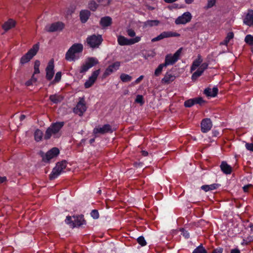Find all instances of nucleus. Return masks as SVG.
Returning a JSON list of instances; mask_svg holds the SVG:
<instances>
[{
  "label": "nucleus",
  "mask_w": 253,
  "mask_h": 253,
  "mask_svg": "<svg viewBox=\"0 0 253 253\" xmlns=\"http://www.w3.org/2000/svg\"><path fill=\"white\" fill-rule=\"evenodd\" d=\"M83 45L82 43H74L68 50L65 54V59L68 61H75L79 58L78 54L82 52Z\"/></svg>",
  "instance_id": "nucleus-1"
},
{
  "label": "nucleus",
  "mask_w": 253,
  "mask_h": 253,
  "mask_svg": "<svg viewBox=\"0 0 253 253\" xmlns=\"http://www.w3.org/2000/svg\"><path fill=\"white\" fill-rule=\"evenodd\" d=\"M39 43L34 44L26 54L21 57L20 61V64L24 65L29 62L36 55L39 50Z\"/></svg>",
  "instance_id": "nucleus-2"
},
{
  "label": "nucleus",
  "mask_w": 253,
  "mask_h": 253,
  "mask_svg": "<svg viewBox=\"0 0 253 253\" xmlns=\"http://www.w3.org/2000/svg\"><path fill=\"white\" fill-rule=\"evenodd\" d=\"M64 123L63 122L53 123L46 129L44 138L45 139H49L52 134H55L59 132L63 126Z\"/></svg>",
  "instance_id": "nucleus-3"
},
{
  "label": "nucleus",
  "mask_w": 253,
  "mask_h": 253,
  "mask_svg": "<svg viewBox=\"0 0 253 253\" xmlns=\"http://www.w3.org/2000/svg\"><path fill=\"white\" fill-rule=\"evenodd\" d=\"M103 39L101 35L93 34L86 38L88 45L92 48H97L101 44Z\"/></svg>",
  "instance_id": "nucleus-4"
},
{
  "label": "nucleus",
  "mask_w": 253,
  "mask_h": 253,
  "mask_svg": "<svg viewBox=\"0 0 253 253\" xmlns=\"http://www.w3.org/2000/svg\"><path fill=\"white\" fill-rule=\"evenodd\" d=\"M67 166V162L66 161H62L58 163L56 166L53 169L51 173L49 175L50 179H54L57 178L66 168Z\"/></svg>",
  "instance_id": "nucleus-5"
},
{
  "label": "nucleus",
  "mask_w": 253,
  "mask_h": 253,
  "mask_svg": "<svg viewBox=\"0 0 253 253\" xmlns=\"http://www.w3.org/2000/svg\"><path fill=\"white\" fill-rule=\"evenodd\" d=\"M182 50V48H179L173 55L168 54L165 57V65L167 66L172 65L175 63L179 59Z\"/></svg>",
  "instance_id": "nucleus-6"
},
{
  "label": "nucleus",
  "mask_w": 253,
  "mask_h": 253,
  "mask_svg": "<svg viewBox=\"0 0 253 253\" xmlns=\"http://www.w3.org/2000/svg\"><path fill=\"white\" fill-rule=\"evenodd\" d=\"M141 40L140 37H136L133 39H128L124 36L119 35L117 37L118 44L120 45H128L133 44L139 42Z\"/></svg>",
  "instance_id": "nucleus-7"
},
{
  "label": "nucleus",
  "mask_w": 253,
  "mask_h": 253,
  "mask_svg": "<svg viewBox=\"0 0 253 253\" xmlns=\"http://www.w3.org/2000/svg\"><path fill=\"white\" fill-rule=\"evenodd\" d=\"M86 109L87 107L84 97H81L76 106L74 109V112L80 116H82L86 111Z\"/></svg>",
  "instance_id": "nucleus-8"
},
{
  "label": "nucleus",
  "mask_w": 253,
  "mask_h": 253,
  "mask_svg": "<svg viewBox=\"0 0 253 253\" xmlns=\"http://www.w3.org/2000/svg\"><path fill=\"white\" fill-rule=\"evenodd\" d=\"M98 60L94 57L88 58L85 63L83 64L80 68V73H84L88 70L90 68L98 64Z\"/></svg>",
  "instance_id": "nucleus-9"
},
{
  "label": "nucleus",
  "mask_w": 253,
  "mask_h": 253,
  "mask_svg": "<svg viewBox=\"0 0 253 253\" xmlns=\"http://www.w3.org/2000/svg\"><path fill=\"white\" fill-rule=\"evenodd\" d=\"M115 129L112 128V126L109 124H105L102 126H98L95 127L93 130V133L95 137L97 136V134H104L107 133H112Z\"/></svg>",
  "instance_id": "nucleus-10"
},
{
  "label": "nucleus",
  "mask_w": 253,
  "mask_h": 253,
  "mask_svg": "<svg viewBox=\"0 0 253 253\" xmlns=\"http://www.w3.org/2000/svg\"><path fill=\"white\" fill-rule=\"evenodd\" d=\"M59 154V150L56 147H53L48 151L44 155L42 153V161L44 162H48L52 158L57 156Z\"/></svg>",
  "instance_id": "nucleus-11"
},
{
  "label": "nucleus",
  "mask_w": 253,
  "mask_h": 253,
  "mask_svg": "<svg viewBox=\"0 0 253 253\" xmlns=\"http://www.w3.org/2000/svg\"><path fill=\"white\" fill-rule=\"evenodd\" d=\"M64 27V24L61 22H57L45 27L44 30L48 32H54L61 31Z\"/></svg>",
  "instance_id": "nucleus-12"
},
{
  "label": "nucleus",
  "mask_w": 253,
  "mask_h": 253,
  "mask_svg": "<svg viewBox=\"0 0 253 253\" xmlns=\"http://www.w3.org/2000/svg\"><path fill=\"white\" fill-rule=\"evenodd\" d=\"M192 17L190 12H184L182 15L178 16L175 19V23L176 25L185 24L191 21Z\"/></svg>",
  "instance_id": "nucleus-13"
},
{
  "label": "nucleus",
  "mask_w": 253,
  "mask_h": 253,
  "mask_svg": "<svg viewBox=\"0 0 253 253\" xmlns=\"http://www.w3.org/2000/svg\"><path fill=\"white\" fill-rule=\"evenodd\" d=\"M180 36V34L176 33L173 32L171 31H165L162 32L157 37L152 39L151 41L152 42H155L156 41H158L164 39L165 38H169V37H177Z\"/></svg>",
  "instance_id": "nucleus-14"
},
{
  "label": "nucleus",
  "mask_w": 253,
  "mask_h": 253,
  "mask_svg": "<svg viewBox=\"0 0 253 253\" xmlns=\"http://www.w3.org/2000/svg\"><path fill=\"white\" fill-rule=\"evenodd\" d=\"M100 69L96 70L93 72L91 75L89 77L88 79L84 84L85 88H88L94 84L100 73Z\"/></svg>",
  "instance_id": "nucleus-15"
},
{
  "label": "nucleus",
  "mask_w": 253,
  "mask_h": 253,
  "mask_svg": "<svg viewBox=\"0 0 253 253\" xmlns=\"http://www.w3.org/2000/svg\"><path fill=\"white\" fill-rule=\"evenodd\" d=\"M54 60L52 59L48 62V65L45 69L46 78L48 81H50L54 76Z\"/></svg>",
  "instance_id": "nucleus-16"
},
{
  "label": "nucleus",
  "mask_w": 253,
  "mask_h": 253,
  "mask_svg": "<svg viewBox=\"0 0 253 253\" xmlns=\"http://www.w3.org/2000/svg\"><path fill=\"white\" fill-rule=\"evenodd\" d=\"M212 126V124L210 119H204L201 123V131L206 133L211 129Z\"/></svg>",
  "instance_id": "nucleus-17"
},
{
  "label": "nucleus",
  "mask_w": 253,
  "mask_h": 253,
  "mask_svg": "<svg viewBox=\"0 0 253 253\" xmlns=\"http://www.w3.org/2000/svg\"><path fill=\"white\" fill-rule=\"evenodd\" d=\"M120 66V62L119 61L115 62L112 64L110 65L105 71L103 75V77L105 78L113 72L117 71L119 69Z\"/></svg>",
  "instance_id": "nucleus-18"
},
{
  "label": "nucleus",
  "mask_w": 253,
  "mask_h": 253,
  "mask_svg": "<svg viewBox=\"0 0 253 253\" xmlns=\"http://www.w3.org/2000/svg\"><path fill=\"white\" fill-rule=\"evenodd\" d=\"M74 219L73 228L80 227L83 225L86 224V221L84 218L83 215H74L72 217Z\"/></svg>",
  "instance_id": "nucleus-19"
},
{
  "label": "nucleus",
  "mask_w": 253,
  "mask_h": 253,
  "mask_svg": "<svg viewBox=\"0 0 253 253\" xmlns=\"http://www.w3.org/2000/svg\"><path fill=\"white\" fill-rule=\"evenodd\" d=\"M218 89L217 87L212 88H207L204 90V94L208 97H214L218 93Z\"/></svg>",
  "instance_id": "nucleus-20"
},
{
  "label": "nucleus",
  "mask_w": 253,
  "mask_h": 253,
  "mask_svg": "<svg viewBox=\"0 0 253 253\" xmlns=\"http://www.w3.org/2000/svg\"><path fill=\"white\" fill-rule=\"evenodd\" d=\"M244 23L249 26H251L253 25V10H249L244 19Z\"/></svg>",
  "instance_id": "nucleus-21"
},
{
  "label": "nucleus",
  "mask_w": 253,
  "mask_h": 253,
  "mask_svg": "<svg viewBox=\"0 0 253 253\" xmlns=\"http://www.w3.org/2000/svg\"><path fill=\"white\" fill-rule=\"evenodd\" d=\"M221 171L226 174H230L232 172V168L226 162L223 161L220 165Z\"/></svg>",
  "instance_id": "nucleus-22"
},
{
  "label": "nucleus",
  "mask_w": 253,
  "mask_h": 253,
  "mask_svg": "<svg viewBox=\"0 0 253 253\" xmlns=\"http://www.w3.org/2000/svg\"><path fill=\"white\" fill-rule=\"evenodd\" d=\"M90 15V12L88 10H82L80 13V18L83 23H85Z\"/></svg>",
  "instance_id": "nucleus-23"
},
{
  "label": "nucleus",
  "mask_w": 253,
  "mask_h": 253,
  "mask_svg": "<svg viewBox=\"0 0 253 253\" xmlns=\"http://www.w3.org/2000/svg\"><path fill=\"white\" fill-rule=\"evenodd\" d=\"M99 23L103 28H105L112 24V20L109 16H105L101 18Z\"/></svg>",
  "instance_id": "nucleus-24"
},
{
  "label": "nucleus",
  "mask_w": 253,
  "mask_h": 253,
  "mask_svg": "<svg viewBox=\"0 0 253 253\" xmlns=\"http://www.w3.org/2000/svg\"><path fill=\"white\" fill-rule=\"evenodd\" d=\"M203 61V59L200 55H198L197 58L195 59L191 67V72L195 70L199 67Z\"/></svg>",
  "instance_id": "nucleus-25"
},
{
  "label": "nucleus",
  "mask_w": 253,
  "mask_h": 253,
  "mask_svg": "<svg viewBox=\"0 0 253 253\" xmlns=\"http://www.w3.org/2000/svg\"><path fill=\"white\" fill-rule=\"evenodd\" d=\"M15 25V22L12 19H9L5 22L2 25V28L5 31H7L11 28L14 27Z\"/></svg>",
  "instance_id": "nucleus-26"
},
{
  "label": "nucleus",
  "mask_w": 253,
  "mask_h": 253,
  "mask_svg": "<svg viewBox=\"0 0 253 253\" xmlns=\"http://www.w3.org/2000/svg\"><path fill=\"white\" fill-rule=\"evenodd\" d=\"M175 77L171 74L166 73L164 77L162 79V82L165 84H168L170 82L173 81Z\"/></svg>",
  "instance_id": "nucleus-27"
},
{
  "label": "nucleus",
  "mask_w": 253,
  "mask_h": 253,
  "mask_svg": "<svg viewBox=\"0 0 253 253\" xmlns=\"http://www.w3.org/2000/svg\"><path fill=\"white\" fill-rule=\"evenodd\" d=\"M219 186V184L216 183H213L211 185H204L201 186V189L205 192H208L216 189Z\"/></svg>",
  "instance_id": "nucleus-28"
},
{
  "label": "nucleus",
  "mask_w": 253,
  "mask_h": 253,
  "mask_svg": "<svg viewBox=\"0 0 253 253\" xmlns=\"http://www.w3.org/2000/svg\"><path fill=\"white\" fill-rule=\"evenodd\" d=\"M160 21L158 20H148L144 23V26L145 27H151L158 26Z\"/></svg>",
  "instance_id": "nucleus-29"
},
{
  "label": "nucleus",
  "mask_w": 253,
  "mask_h": 253,
  "mask_svg": "<svg viewBox=\"0 0 253 253\" xmlns=\"http://www.w3.org/2000/svg\"><path fill=\"white\" fill-rule=\"evenodd\" d=\"M49 99L53 103L57 104L63 100V97L60 95L53 94L49 96Z\"/></svg>",
  "instance_id": "nucleus-30"
},
{
  "label": "nucleus",
  "mask_w": 253,
  "mask_h": 253,
  "mask_svg": "<svg viewBox=\"0 0 253 253\" xmlns=\"http://www.w3.org/2000/svg\"><path fill=\"white\" fill-rule=\"evenodd\" d=\"M42 137H43V133H42V131H41L39 129H36L34 133L35 140L37 142H39L42 140Z\"/></svg>",
  "instance_id": "nucleus-31"
},
{
  "label": "nucleus",
  "mask_w": 253,
  "mask_h": 253,
  "mask_svg": "<svg viewBox=\"0 0 253 253\" xmlns=\"http://www.w3.org/2000/svg\"><path fill=\"white\" fill-rule=\"evenodd\" d=\"M192 253H208V252L203 245L200 244L194 250Z\"/></svg>",
  "instance_id": "nucleus-32"
},
{
  "label": "nucleus",
  "mask_w": 253,
  "mask_h": 253,
  "mask_svg": "<svg viewBox=\"0 0 253 253\" xmlns=\"http://www.w3.org/2000/svg\"><path fill=\"white\" fill-rule=\"evenodd\" d=\"M120 79L124 83L130 82L132 80V77L126 74L123 73L120 75Z\"/></svg>",
  "instance_id": "nucleus-33"
},
{
  "label": "nucleus",
  "mask_w": 253,
  "mask_h": 253,
  "mask_svg": "<svg viewBox=\"0 0 253 253\" xmlns=\"http://www.w3.org/2000/svg\"><path fill=\"white\" fill-rule=\"evenodd\" d=\"M234 34L232 32H229L228 33L227 36L225 38V40L220 44L223 45H227L229 42L230 40L233 38Z\"/></svg>",
  "instance_id": "nucleus-34"
},
{
  "label": "nucleus",
  "mask_w": 253,
  "mask_h": 253,
  "mask_svg": "<svg viewBox=\"0 0 253 253\" xmlns=\"http://www.w3.org/2000/svg\"><path fill=\"white\" fill-rule=\"evenodd\" d=\"M166 67H167V65H165V63L160 64L155 71V76H159L161 74L163 68Z\"/></svg>",
  "instance_id": "nucleus-35"
},
{
  "label": "nucleus",
  "mask_w": 253,
  "mask_h": 253,
  "mask_svg": "<svg viewBox=\"0 0 253 253\" xmlns=\"http://www.w3.org/2000/svg\"><path fill=\"white\" fill-rule=\"evenodd\" d=\"M203 73V72L200 69H198L196 72H195L192 74L191 79L193 81L196 80L199 77H200L202 75Z\"/></svg>",
  "instance_id": "nucleus-36"
},
{
  "label": "nucleus",
  "mask_w": 253,
  "mask_h": 253,
  "mask_svg": "<svg viewBox=\"0 0 253 253\" xmlns=\"http://www.w3.org/2000/svg\"><path fill=\"white\" fill-rule=\"evenodd\" d=\"M98 6V5L94 0L90 1L88 3V8L93 11H95Z\"/></svg>",
  "instance_id": "nucleus-37"
},
{
  "label": "nucleus",
  "mask_w": 253,
  "mask_h": 253,
  "mask_svg": "<svg viewBox=\"0 0 253 253\" xmlns=\"http://www.w3.org/2000/svg\"><path fill=\"white\" fill-rule=\"evenodd\" d=\"M245 42L249 45H253V36L251 35H247L245 38Z\"/></svg>",
  "instance_id": "nucleus-38"
},
{
  "label": "nucleus",
  "mask_w": 253,
  "mask_h": 253,
  "mask_svg": "<svg viewBox=\"0 0 253 253\" xmlns=\"http://www.w3.org/2000/svg\"><path fill=\"white\" fill-rule=\"evenodd\" d=\"M194 99H190L184 102V105L185 107H191L195 105Z\"/></svg>",
  "instance_id": "nucleus-39"
},
{
  "label": "nucleus",
  "mask_w": 253,
  "mask_h": 253,
  "mask_svg": "<svg viewBox=\"0 0 253 253\" xmlns=\"http://www.w3.org/2000/svg\"><path fill=\"white\" fill-rule=\"evenodd\" d=\"M216 1V0H208L207 4L205 7V8L208 9L211 8L215 5Z\"/></svg>",
  "instance_id": "nucleus-40"
},
{
  "label": "nucleus",
  "mask_w": 253,
  "mask_h": 253,
  "mask_svg": "<svg viewBox=\"0 0 253 253\" xmlns=\"http://www.w3.org/2000/svg\"><path fill=\"white\" fill-rule=\"evenodd\" d=\"M136 103H139L140 105H142L144 103L143 97L142 95H137L135 100Z\"/></svg>",
  "instance_id": "nucleus-41"
},
{
  "label": "nucleus",
  "mask_w": 253,
  "mask_h": 253,
  "mask_svg": "<svg viewBox=\"0 0 253 253\" xmlns=\"http://www.w3.org/2000/svg\"><path fill=\"white\" fill-rule=\"evenodd\" d=\"M40 65V62L38 60H36L35 62L34 65V74L40 73L39 67Z\"/></svg>",
  "instance_id": "nucleus-42"
},
{
  "label": "nucleus",
  "mask_w": 253,
  "mask_h": 253,
  "mask_svg": "<svg viewBox=\"0 0 253 253\" xmlns=\"http://www.w3.org/2000/svg\"><path fill=\"white\" fill-rule=\"evenodd\" d=\"M137 241L141 246L146 245V242L143 236L139 237L137 239Z\"/></svg>",
  "instance_id": "nucleus-43"
},
{
  "label": "nucleus",
  "mask_w": 253,
  "mask_h": 253,
  "mask_svg": "<svg viewBox=\"0 0 253 253\" xmlns=\"http://www.w3.org/2000/svg\"><path fill=\"white\" fill-rule=\"evenodd\" d=\"M73 222L74 219L72 220V217L70 216H67L65 219V222L66 224L70 225V226L73 228Z\"/></svg>",
  "instance_id": "nucleus-44"
},
{
  "label": "nucleus",
  "mask_w": 253,
  "mask_h": 253,
  "mask_svg": "<svg viewBox=\"0 0 253 253\" xmlns=\"http://www.w3.org/2000/svg\"><path fill=\"white\" fill-rule=\"evenodd\" d=\"M61 79V72H58L55 76L54 79L52 83H58L59 82Z\"/></svg>",
  "instance_id": "nucleus-45"
},
{
  "label": "nucleus",
  "mask_w": 253,
  "mask_h": 253,
  "mask_svg": "<svg viewBox=\"0 0 253 253\" xmlns=\"http://www.w3.org/2000/svg\"><path fill=\"white\" fill-rule=\"evenodd\" d=\"M90 215L94 219H97L99 217V213L96 210H93L90 213Z\"/></svg>",
  "instance_id": "nucleus-46"
},
{
  "label": "nucleus",
  "mask_w": 253,
  "mask_h": 253,
  "mask_svg": "<svg viewBox=\"0 0 253 253\" xmlns=\"http://www.w3.org/2000/svg\"><path fill=\"white\" fill-rule=\"evenodd\" d=\"M194 102L195 104H200L201 105L203 103L205 102V101L203 99L202 97H197L194 98Z\"/></svg>",
  "instance_id": "nucleus-47"
},
{
  "label": "nucleus",
  "mask_w": 253,
  "mask_h": 253,
  "mask_svg": "<svg viewBox=\"0 0 253 253\" xmlns=\"http://www.w3.org/2000/svg\"><path fill=\"white\" fill-rule=\"evenodd\" d=\"M126 32L127 35L130 37H134L135 36V32L131 29H127Z\"/></svg>",
  "instance_id": "nucleus-48"
},
{
  "label": "nucleus",
  "mask_w": 253,
  "mask_h": 253,
  "mask_svg": "<svg viewBox=\"0 0 253 253\" xmlns=\"http://www.w3.org/2000/svg\"><path fill=\"white\" fill-rule=\"evenodd\" d=\"M208 65H209V64L208 63H203L200 65L199 69H200L201 70H202L204 72V71L208 68Z\"/></svg>",
  "instance_id": "nucleus-49"
},
{
  "label": "nucleus",
  "mask_w": 253,
  "mask_h": 253,
  "mask_svg": "<svg viewBox=\"0 0 253 253\" xmlns=\"http://www.w3.org/2000/svg\"><path fill=\"white\" fill-rule=\"evenodd\" d=\"M181 234L186 239H188L190 237V235H189V233L188 232V231H187L186 230H185V229H182L181 230Z\"/></svg>",
  "instance_id": "nucleus-50"
},
{
  "label": "nucleus",
  "mask_w": 253,
  "mask_h": 253,
  "mask_svg": "<svg viewBox=\"0 0 253 253\" xmlns=\"http://www.w3.org/2000/svg\"><path fill=\"white\" fill-rule=\"evenodd\" d=\"M245 146L248 150L253 152V143H247L246 144Z\"/></svg>",
  "instance_id": "nucleus-51"
},
{
  "label": "nucleus",
  "mask_w": 253,
  "mask_h": 253,
  "mask_svg": "<svg viewBox=\"0 0 253 253\" xmlns=\"http://www.w3.org/2000/svg\"><path fill=\"white\" fill-rule=\"evenodd\" d=\"M223 249L222 248H217L213 250L211 253H222Z\"/></svg>",
  "instance_id": "nucleus-52"
},
{
  "label": "nucleus",
  "mask_w": 253,
  "mask_h": 253,
  "mask_svg": "<svg viewBox=\"0 0 253 253\" xmlns=\"http://www.w3.org/2000/svg\"><path fill=\"white\" fill-rule=\"evenodd\" d=\"M143 78L144 76L143 75L140 76L135 81V83L138 84L143 79Z\"/></svg>",
  "instance_id": "nucleus-53"
},
{
  "label": "nucleus",
  "mask_w": 253,
  "mask_h": 253,
  "mask_svg": "<svg viewBox=\"0 0 253 253\" xmlns=\"http://www.w3.org/2000/svg\"><path fill=\"white\" fill-rule=\"evenodd\" d=\"M251 186H252L251 184H249V185H245L243 187V190H244V192H248L249 188L250 187H251Z\"/></svg>",
  "instance_id": "nucleus-54"
},
{
  "label": "nucleus",
  "mask_w": 253,
  "mask_h": 253,
  "mask_svg": "<svg viewBox=\"0 0 253 253\" xmlns=\"http://www.w3.org/2000/svg\"><path fill=\"white\" fill-rule=\"evenodd\" d=\"M6 180V178L5 176L1 177L0 176V183H2L5 182Z\"/></svg>",
  "instance_id": "nucleus-55"
},
{
  "label": "nucleus",
  "mask_w": 253,
  "mask_h": 253,
  "mask_svg": "<svg viewBox=\"0 0 253 253\" xmlns=\"http://www.w3.org/2000/svg\"><path fill=\"white\" fill-rule=\"evenodd\" d=\"M32 84H33V82L31 80H29V81H27L25 83V85L26 86H30V85H32Z\"/></svg>",
  "instance_id": "nucleus-56"
},
{
  "label": "nucleus",
  "mask_w": 253,
  "mask_h": 253,
  "mask_svg": "<svg viewBox=\"0 0 253 253\" xmlns=\"http://www.w3.org/2000/svg\"><path fill=\"white\" fill-rule=\"evenodd\" d=\"M231 253H240V252L238 249H233L231 251Z\"/></svg>",
  "instance_id": "nucleus-57"
},
{
  "label": "nucleus",
  "mask_w": 253,
  "mask_h": 253,
  "mask_svg": "<svg viewBox=\"0 0 253 253\" xmlns=\"http://www.w3.org/2000/svg\"><path fill=\"white\" fill-rule=\"evenodd\" d=\"M164 0L166 3H172V2H174L176 1H177V0Z\"/></svg>",
  "instance_id": "nucleus-58"
},
{
  "label": "nucleus",
  "mask_w": 253,
  "mask_h": 253,
  "mask_svg": "<svg viewBox=\"0 0 253 253\" xmlns=\"http://www.w3.org/2000/svg\"><path fill=\"white\" fill-rule=\"evenodd\" d=\"M31 80H32V81L33 82V83H35L37 82V78H35L34 77V74L32 76L31 79H30Z\"/></svg>",
  "instance_id": "nucleus-59"
},
{
  "label": "nucleus",
  "mask_w": 253,
  "mask_h": 253,
  "mask_svg": "<svg viewBox=\"0 0 253 253\" xmlns=\"http://www.w3.org/2000/svg\"><path fill=\"white\" fill-rule=\"evenodd\" d=\"M141 154L143 156H147L148 155V152L146 151H142Z\"/></svg>",
  "instance_id": "nucleus-60"
},
{
  "label": "nucleus",
  "mask_w": 253,
  "mask_h": 253,
  "mask_svg": "<svg viewBox=\"0 0 253 253\" xmlns=\"http://www.w3.org/2000/svg\"><path fill=\"white\" fill-rule=\"evenodd\" d=\"M194 0H185V2L186 4H189L193 2Z\"/></svg>",
  "instance_id": "nucleus-61"
},
{
  "label": "nucleus",
  "mask_w": 253,
  "mask_h": 253,
  "mask_svg": "<svg viewBox=\"0 0 253 253\" xmlns=\"http://www.w3.org/2000/svg\"><path fill=\"white\" fill-rule=\"evenodd\" d=\"M26 118V116L24 115H21L20 117V121H22L24 120Z\"/></svg>",
  "instance_id": "nucleus-62"
},
{
  "label": "nucleus",
  "mask_w": 253,
  "mask_h": 253,
  "mask_svg": "<svg viewBox=\"0 0 253 253\" xmlns=\"http://www.w3.org/2000/svg\"><path fill=\"white\" fill-rule=\"evenodd\" d=\"M95 141V138H92V139H90V140H89V143L90 144H92Z\"/></svg>",
  "instance_id": "nucleus-63"
},
{
  "label": "nucleus",
  "mask_w": 253,
  "mask_h": 253,
  "mask_svg": "<svg viewBox=\"0 0 253 253\" xmlns=\"http://www.w3.org/2000/svg\"><path fill=\"white\" fill-rule=\"evenodd\" d=\"M128 93H129V91H128V90H126L124 91V95H126V94H128Z\"/></svg>",
  "instance_id": "nucleus-64"
}]
</instances>
